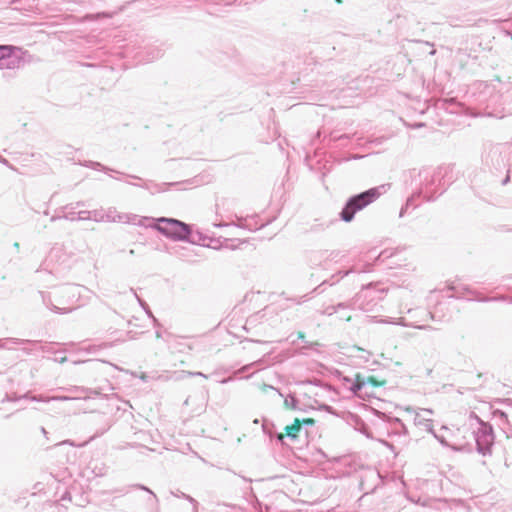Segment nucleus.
Listing matches in <instances>:
<instances>
[{
    "label": "nucleus",
    "mask_w": 512,
    "mask_h": 512,
    "mask_svg": "<svg viewBox=\"0 0 512 512\" xmlns=\"http://www.w3.org/2000/svg\"><path fill=\"white\" fill-rule=\"evenodd\" d=\"M302 424H307V425H313L315 424V420L313 418H304L303 420H301Z\"/></svg>",
    "instance_id": "nucleus-7"
},
{
    "label": "nucleus",
    "mask_w": 512,
    "mask_h": 512,
    "mask_svg": "<svg viewBox=\"0 0 512 512\" xmlns=\"http://www.w3.org/2000/svg\"><path fill=\"white\" fill-rule=\"evenodd\" d=\"M367 383H369L373 387H381V386H384L387 383V381L385 379L379 380L375 376H369V377H367Z\"/></svg>",
    "instance_id": "nucleus-5"
},
{
    "label": "nucleus",
    "mask_w": 512,
    "mask_h": 512,
    "mask_svg": "<svg viewBox=\"0 0 512 512\" xmlns=\"http://www.w3.org/2000/svg\"><path fill=\"white\" fill-rule=\"evenodd\" d=\"M298 337H299L300 339H304V337H305V336H304V333H303V332H298Z\"/></svg>",
    "instance_id": "nucleus-8"
},
{
    "label": "nucleus",
    "mask_w": 512,
    "mask_h": 512,
    "mask_svg": "<svg viewBox=\"0 0 512 512\" xmlns=\"http://www.w3.org/2000/svg\"><path fill=\"white\" fill-rule=\"evenodd\" d=\"M380 196L377 188H371L349 200L345 208L341 212L344 221L350 222L355 213L375 201Z\"/></svg>",
    "instance_id": "nucleus-1"
},
{
    "label": "nucleus",
    "mask_w": 512,
    "mask_h": 512,
    "mask_svg": "<svg viewBox=\"0 0 512 512\" xmlns=\"http://www.w3.org/2000/svg\"><path fill=\"white\" fill-rule=\"evenodd\" d=\"M155 229L160 233L175 239H184L190 234L188 225L170 218H159L155 225Z\"/></svg>",
    "instance_id": "nucleus-2"
},
{
    "label": "nucleus",
    "mask_w": 512,
    "mask_h": 512,
    "mask_svg": "<svg viewBox=\"0 0 512 512\" xmlns=\"http://www.w3.org/2000/svg\"><path fill=\"white\" fill-rule=\"evenodd\" d=\"M367 384V378L360 375L356 376L354 387L356 390H361Z\"/></svg>",
    "instance_id": "nucleus-6"
},
{
    "label": "nucleus",
    "mask_w": 512,
    "mask_h": 512,
    "mask_svg": "<svg viewBox=\"0 0 512 512\" xmlns=\"http://www.w3.org/2000/svg\"><path fill=\"white\" fill-rule=\"evenodd\" d=\"M301 425H302V422L300 419H298V418L294 419V421L291 425L286 426V428H285L286 435L291 438H296L301 429Z\"/></svg>",
    "instance_id": "nucleus-3"
},
{
    "label": "nucleus",
    "mask_w": 512,
    "mask_h": 512,
    "mask_svg": "<svg viewBox=\"0 0 512 512\" xmlns=\"http://www.w3.org/2000/svg\"><path fill=\"white\" fill-rule=\"evenodd\" d=\"M16 49L15 46L11 45H0V60L12 56Z\"/></svg>",
    "instance_id": "nucleus-4"
},
{
    "label": "nucleus",
    "mask_w": 512,
    "mask_h": 512,
    "mask_svg": "<svg viewBox=\"0 0 512 512\" xmlns=\"http://www.w3.org/2000/svg\"><path fill=\"white\" fill-rule=\"evenodd\" d=\"M336 2L341 3V2H342V0H336Z\"/></svg>",
    "instance_id": "nucleus-9"
}]
</instances>
